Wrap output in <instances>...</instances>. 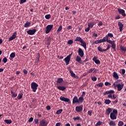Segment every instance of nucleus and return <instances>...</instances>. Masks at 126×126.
Masks as SVG:
<instances>
[{
    "label": "nucleus",
    "instance_id": "obj_1",
    "mask_svg": "<svg viewBox=\"0 0 126 126\" xmlns=\"http://www.w3.org/2000/svg\"><path fill=\"white\" fill-rule=\"evenodd\" d=\"M105 42H107V43H109V44H111L112 45V49H113L114 50V51H115L116 45L114 40H109V39H101L94 41V44H98L101 43H103Z\"/></svg>",
    "mask_w": 126,
    "mask_h": 126
},
{
    "label": "nucleus",
    "instance_id": "obj_2",
    "mask_svg": "<svg viewBox=\"0 0 126 126\" xmlns=\"http://www.w3.org/2000/svg\"><path fill=\"white\" fill-rule=\"evenodd\" d=\"M118 114V110L117 109H114L113 112L109 114V118H111V120H117V115Z\"/></svg>",
    "mask_w": 126,
    "mask_h": 126
},
{
    "label": "nucleus",
    "instance_id": "obj_3",
    "mask_svg": "<svg viewBox=\"0 0 126 126\" xmlns=\"http://www.w3.org/2000/svg\"><path fill=\"white\" fill-rule=\"evenodd\" d=\"M114 94V91L109 90L104 92L103 93V96H106V95H108V98H112L113 97V95L112 94Z\"/></svg>",
    "mask_w": 126,
    "mask_h": 126
},
{
    "label": "nucleus",
    "instance_id": "obj_4",
    "mask_svg": "<svg viewBox=\"0 0 126 126\" xmlns=\"http://www.w3.org/2000/svg\"><path fill=\"white\" fill-rule=\"evenodd\" d=\"M37 87H38V85L36 83H31V89H32V92H36Z\"/></svg>",
    "mask_w": 126,
    "mask_h": 126
},
{
    "label": "nucleus",
    "instance_id": "obj_5",
    "mask_svg": "<svg viewBox=\"0 0 126 126\" xmlns=\"http://www.w3.org/2000/svg\"><path fill=\"white\" fill-rule=\"evenodd\" d=\"M112 48V45H107V48H106L105 49H103L101 48V47L98 46V47H97V50L99 52H106L108 49H109V48Z\"/></svg>",
    "mask_w": 126,
    "mask_h": 126
},
{
    "label": "nucleus",
    "instance_id": "obj_6",
    "mask_svg": "<svg viewBox=\"0 0 126 126\" xmlns=\"http://www.w3.org/2000/svg\"><path fill=\"white\" fill-rule=\"evenodd\" d=\"M79 43H80V46L83 47V48H84V49L86 50V43L82 39V38L79 37Z\"/></svg>",
    "mask_w": 126,
    "mask_h": 126
},
{
    "label": "nucleus",
    "instance_id": "obj_7",
    "mask_svg": "<svg viewBox=\"0 0 126 126\" xmlns=\"http://www.w3.org/2000/svg\"><path fill=\"white\" fill-rule=\"evenodd\" d=\"M118 12L119 13V14L122 15L123 17H125L126 16V14L125 13V10L122 8H118Z\"/></svg>",
    "mask_w": 126,
    "mask_h": 126
},
{
    "label": "nucleus",
    "instance_id": "obj_8",
    "mask_svg": "<svg viewBox=\"0 0 126 126\" xmlns=\"http://www.w3.org/2000/svg\"><path fill=\"white\" fill-rule=\"evenodd\" d=\"M72 54H69V55L67 56L66 58H65V59L63 60L64 61H65V63H66V65H68L69 63V60L70 59H71V56Z\"/></svg>",
    "mask_w": 126,
    "mask_h": 126
},
{
    "label": "nucleus",
    "instance_id": "obj_9",
    "mask_svg": "<svg viewBox=\"0 0 126 126\" xmlns=\"http://www.w3.org/2000/svg\"><path fill=\"white\" fill-rule=\"evenodd\" d=\"M114 88H117L118 91H122V90H123V88H124V84H117V86H114Z\"/></svg>",
    "mask_w": 126,
    "mask_h": 126
},
{
    "label": "nucleus",
    "instance_id": "obj_10",
    "mask_svg": "<svg viewBox=\"0 0 126 126\" xmlns=\"http://www.w3.org/2000/svg\"><path fill=\"white\" fill-rule=\"evenodd\" d=\"M53 29V25H48L47 26L46 30H45V34L49 33V32L51 31V29Z\"/></svg>",
    "mask_w": 126,
    "mask_h": 126
},
{
    "label": "nucleus",
    "instance_id": "obj_11",
    "mask_svg": "<svg viewBox=\"0 0 126 126\" xmlns=\"http://www.w3.org/2000/svg\"><path fill=\"white\" fill-rule=\"evenodd\" d=\"M47 125L48 123L47 122V121H45L44 119L40 120V122H39V126H47Z\"/></svg>",
    "mask_w": 126,
    "mask_h": 126
},
{
    "label": "nucleus",
    "instance_id": "obj_12",
    "mask_svg": "<svg viewBox=\"0 0 126 126\" xmlns=\"http://www.w3.org/2000/svg\"><path fill=\"white\" fill-rule=\"evenodd\" d=\"M85 96V92H83L82 94V95L79 97V104L82 103L83 101H84V98L83 97H84Z\"/></svg>",
    "mask_w": 126,
    "mask_h": 126
},
{
    "label": "nucleus",
    "instance_id": "obj_13",
    "mask_svg": "<svg viewBox=\"0 0 126 126\" xmlns=\"http://www.w3.org/2000/svg\"><path fill=\"white\" fill-rule=\"evenodd\" d=\"M36 29H33V30H29L28 32H26L27 33H28V34L30 35H32L34 34V33H36Z\"/></svg>",
    "mask_w": 126,
    "mask_h": 126
},
{
    "label": "nucleus",
    "instance_id": "obj_14",
    "mask_svg": "<svg viewBox=\"0 0 126 126\" xmlns=\"http://www.w3.org/2000/svg\"><path fill=\"white\" fill-rule=\"evenodd\" d=\"M16 38V32H13V34L12 36L8 39V42H10V41H12Z\"/></svg>",
    "mask_w": 126,
    "mask_h": 126
},
{
    "label": "nucleus",
    "instance_id": "obj_15",
    "mask_svg": "<svg viewBox=\"0 0 126 126\" xmlns=\"http://www.w3.org/2000/svg\"><path fill=\"white\" fill-rule=\"evenodd\" d=\"M40 55H39V53H37L36 55V59L34 60V64L37 65L38 64V63L39 62V58Z\"/></svg>",
    "mask_w": 126,
    "mask_h": 126
},
{
    "label": "nucleus",
    "instance_id": "obj_16",
    "mask_svg": "<svg viewBox=\"0 0 126 126\" xmlns=\"http://www.w3.org/2000/svg\"><path fill=\"white\" fill-rule=\"evenodd\" d=\"M93 61L96 64H101V62L99 60L97 59V57L95 56L93 58Z\"/></svg>",
    "mask_w": 126,
    "mask_h": 126
},
{
    "label": "nucleus",
    "instance_id": "obj_17",
    "mask_svg": "<svg viewBox=\"0 0 126 126\" xmlns=\"http://www.w3.org/2000/svg\"><path fill=\"white\" fill-rule=\"evenodd\" d=\"M110 38H113V33H108L106 35V36L103 37L104 39H109Z\"/></svg>",
    "mask_w": 126,
    "mask_h": 126
},
{
    "label": "nucleus",
    "instance_id": "obj_18",
    "mask_svg": "<svg viewBox=\"0 0 126 126\" xmlns=\"http://www.w3.org/2000/svg\"><path fill=\"white\" fill-rule=\"evenodd\" d=\"M67 70H68V71L69 72V74H71V76L72 77H74V78H78V77H77V76H75V74H74L73 73V71L71 70V69H69V68H67Z\"/></svg>",
    "mask_w": 126,
    "mask_h": 126
},
{
    "label": "nucleus",
    "instance_id": "obj_19",
    "mask_svg": "<svg viewBox=\"0 0 126 126\" xmlns=\"http://www.w3.org/2000/svg\"><path fill=\"white\" fill-rule=\"evenodd\" d=\"M60 100L63 102H69V98L61 96H60Z\"/></svg>",
    "mask_w": 126,
    "mask_h": 126
},
{
    "label": "nucleus",
    "instance_id": "obj_20",
    "mask_svg": "<svg viewBox=\"0 0 126 126\" xmlns=\"http://www.w3.org/2000/svg\"><path fill=\"white\" fill-rule=\"evenodd\" d=\"M118 26L119 27V31L122 32L123 31V28H124V25H123L122 22H118Z\"/></svg>",
    "mask_w": 126,
    "mask_h": 126
},
{
    "label": "nucleus",
    "instance_id": "obj_21",
    "mask_svg": "<svg viewBox=\"0 0 126 126\" xmlns=\"http://www.w3.org/2000/svg\"><path fill=\"white\" fill-rule=\"evenodd\" d=\"M51 42V39L50 37H48L45 39V44L48 46L50 45V42Z\"/></svg>",
    "mask_w": 126,
    "mask_h": 126
},
{
    "label": "nucleus",
    "instance_id": "obj_22",
    "mask_svg": "<svg viewBox=\"0 0 126 126\" xmlns=\"http://www.w3.org/2000/svg\"><path fill=\"white\" fill-rule=\"evenodd\" d=\"M10 94H12V98H15L16 96L19 95V94L14 93L13 90H10Z\"/></svg>",
    "mask_w": 126,
    "mask_h": 126
},
{
    "label": "nucleus",
    "instance_id": "obj_23",
    "mask_svg": "<svg viewBox=\"0 0 126 126\" xmlns=\"http://www.w3.org/2000/svg\"><path fill=\"white\" fill-rule=\"evenodd\" d=\"M112 112H113V111H112V108H108L106 110V115H107V116L109 115V114H110V113H112Z\"/></svg>",
    "mask_w": 126,
    "mask_h": 126
},
{
    "label": "nucleus",
    "instance_id": "obj_24",
    "mask_svg": "<svg viewBox=\"0 0 126 126\" xmlns=\"http://www.w3.org/2000/svg\"><path fill=\"white\" fill-rule=\"evenodd\" d=\"M84 56V51L82 49L79 48V57L83 58Z\"/></svg>",
    "mask_w": 126,
    "mask_h": 126
},
{
    "label": "nucleus",
    "instance_id": "obj_25",
    "mask_svg": "<svg viewBox=\"0 0 126 126\" xmlns=\"http://www.w3.org/2000/svg\"><path fill=\"white\" fill-rule=\"evenodd\" d=\"M79 102V100H78V98L77 97V96H75L73 97V101H72V103H73V104H75L76 103H78Z\"/></svg>",
    "mask_w": 126,
    "mask_h": 126
},
{
    "label": "nucleus",
    "instance_id": "obj_26",
    "mask_svg": "<svg viewBox=\"0 0 126 126\" xmlns=\"http://www.w3.org/2000/svg\"><path fill=\"white\" fill-rule=\"evenodd\" d=\"M94 25H95V23L92 22L88 24V28H93Z\"/></svg>",
    "mask_w": 126,
    "mask_h": 126
},
{
    "label": "nucleus",
    "instance_id": "obj_27",
    "mask_svg": "<svg viewBox=\"0 0 126 126\" xmlns=\"http://www.w3.org/2000/svg\"><path fill=\"white\" fill-rule=\"evenodd\" d=\"M63 82V79L61 78H58V80H56V83L61 84Z\"/></svg>",
    "mask_w": 126,
    "mask_h": 126
},
{
    "label": "nucleus",
    "instance_id": "obj_28",
    "mask_svg": "<svg viewBox=\"0 0 126 126\" xmlns=\"http://www.w3.org/2000/svg\"><path fill=\"white\" fill-rule=\"evenodd\" d=\"M58 90H60L61 91H63L64 90H66V87L63 86H58Z\"/></svg>",
    "mask_w": 126,
    "mask_h": 126
},
{
    "label": "nucleus",
    "instance_id": "obj_29",
    "mask_svg": "<svg viewBox=\"0 0 126 126\" xmlns=\"http://www.w3.org/2000/svg\"><path fill=\"white\" fill-rule=\"evenodd\" d=\"M113 77L117 80L119 79V76L118 75V74L116 72H113Z\"/></svg>",
    "mask_w": 126,
    "mask_h": 126
},
{
    "label": "nucleus",
    "instance_id": "obj_30",
    "mask_svg": "<svg viewBox=\"0 0 126 126\" xmlns=\"http://www.w3.org/2000/svg\"><path fill=\"white\" fill-rule=\"evenodd\" d=\"M30 25H31V23H30V22L27 21L25 23V25H24V28H27L30 27Z\"/></svg>",
    "mask_w": 126,
    "mask_h": 126
},
{
    "label": "nucleus",
    "instance_id": "obj_31",
    "mask_svg": "<svg viewBox=\"0 0 126 126\" xmlns=\"http://www.w3.org/2000/svg\"><path fill=\"white\" fill-rule=\"evenodd\" d=\"M120 50H122V52L125 54V52H126V48L123 46H120Z\"/></svg>",
    "mask_w": 126,
    "mask_h": 126
},
{
    "label": "nucleus",
    "instance_id": "obj_32",
    "mask_svg": "<svg viewBox=\"0 0 126 126\" xmlns=\"http://www.w3.org/2000/svg\"><path fill=\"white\" fill-rule=\"evenodd\" d=\"M62 30V26H60L59 27L58 30H56V33L59 34L60 32Z\"/></svg>",
    "mask_w": 126,
    "mask_h": 126
},
{
    "label": "nucleus",
    "instance_id": "obj_33",
    "mask_svg": "<svg viewBox=\"0 0 126 126\" xmlns=\"http://www.w3.org/2000/svg\"><path fill=\"white\" fill-rule=\"evenodd\" d=\"M111 102V101H110L109 99H104V104H106V105H109Z\"/></svg>",
    "mask_w": 126,
    "mask_h": 126
},
{
    "label": "nucleus",
    "instance_id": "obj_34",
    "mask_svg": "<svg viewBox=\"0 0 126 126\" xmlns=\"http://www.w3.org/2000/svg\"><path fill=\"white\" fill-rule=\"evenodd\" d=\"M4 123L8 125H10V124H11V120L5 119L4 120Z\"/></svg>",
    "mask_w": 126,
    "mask_h": 126
},
{
    "label": "nucleus",
    "instance_id": "obj_35",
    "mask_svg": "<svg viewBox=\"0 0 126 126\" xmlns=\"http://www.w3.org/2000/svg\"><path fill=\"white\" fill-rule=\"evenodd\" d=\"M9 57H10V58L14 59V58H15V53L13 52L12 53H10Z\"/></svg>",
    "mask_w": 126,
    "mask_h": 126
},
{
    "label": "nucleus",
    "instance_id": "obj_36",
    "mask_svg": "<svg viewBox=\"0 0 126 126\" xmlns=\"http://www.w3.org/2000/svg\"><path fill=\"white\" fill-rule=\"evenodd\" d=\"M17 96L18 100H20L22 98V94H19V95H18Z\"/></svg>",
    "mask_w": 126,
    "mask_h": 126
},
{
    "label": "nucleus",
    "instance_id": "obj_37",
    "mask_svg": "<svg viewBox=\"0 0 126 126\" xmlns=\"http://www.w3.org/2000/svg\"><path fill=\"white\" fill-rule=\"evenodd\" d=\"M109 126H115V122L114 121L109 122Z\"/></svg>",
    "mask_w": 126,
    "mask_h": 126
},
{
    "label": "nucleus",
    "instance_id": "obj_38",
    "mask_svg": "<svg viewBox=\"0 0 126 126\" xmlns=\"http://www.w3.org/2000/svg\"><path fill=\"white\" fill-rule=\"evenodd\" d=\"M72 44H73V40H68V41H67V44L72 45Z\"/></svg>",
    "mask_w": 126,
    "mask_h": 126
},
{
    "label": "nucleus",
    "instance_id": "obj_39",
    "mask_svg": "<svg viewBox=\"0 0 126 126\" xmlns=\"http://www.w3.org/2000/svg\"><path fill=\"white\" fill-rule=\"evenodd\" d=\"M61 113H62V109H59L56 111V115H60Z\"/></svg>",
    "mask_w": 126,
    "mask_h": 126
},
{
    "label": "nucleus",
    "instance_id": "obj_40",
    "mask_svg": "<svg viewBox=\"0 0 126 126\" xmlns=\"http://www.w3.org/2000/svg\"><path fill=\"white\" fill-rule=\"evenodd\" d=\"M94 71H95V68H90V69L88 70V73H91Z\"/></svg>",
    "mask_w": 126,
    "mask_h": 126
},
{
    "label": "nucleus",
    "instance_id": "obj_41",
    "mask_svg": "<svg viewBox=\"0 0 126 126\" xmlns=\"http://www.w3.org/2000/svg\"><path fill=\"white\" fill-rule=\"evenodd\" d=\"M124 126V122L123 121H119V123H118V126Z\"/></svg>",
    "mask_w": 126,
    "mask_h": 126
},
{
    "label": "nucleus",
    "instance_id": "obj_42",
    "mask_svg": "<svg viewBox=\"0 0 126 126\" xmlns=\"http://www.w3.org/2000/svg\"><path fill=\"white\" fill-rule=\"evenodd\" d=\"M0 60H2V58L0 59ZM2 61L3 63H7V58L4 57V58H3L2 60H1V61Z\"/></svg>",
    "mask_w": 126,
    "mask_h": 126
},
{
    "label": "nucleus",
    "instance_id": "obj_43",
    "mask_svg": "<svg viewBox=\"0 0 126 126\" xmlns=\"http://www.w3.org/2000/svg\"><path fill=\"white\" fill-rule=\"evenodd\" d=\"M96 86H97L98 87H102L103 86V84L102 83H100L97 84H96Z\"/></svg>",
    "mask_w": 126,
    "mask_h": 126
},
{
    "label": "nucleus",
    "instance_id": "obj_44",
    "mask_svg": "<svg viewBox=\"0 0 126 126\" xmlns=\"http://www.w3.org/2000/svg\"><path fill=\"white\" fill-rule=\"evenodd\" d=\"M50 17H51L50 14L45 15V19H47V20L50 19Z\"/></svg>",
    "mask_w": 126,
    "mask_h": 126
},
{
    "label": "nucleus",
    "instance_id": "obj_45",
    "mask_svg": "<svg viewBox=\"0 0 126 126\" xmlns=\"http://www.w3.org/2000/svg\"><path fill=\"white\" fill-rule=\"evenodd\" d=\"M102 124V123L100 121L97 122V123H96V125H95V126H100Z\"/></svg>",
    "mask_w": 126,
    "mask_h": 126
},
{
    "label": "nucleus",
    "instance_id": "obj_46",
    "mask_svg": "<svg viewBox=\"0 0 126 126\" xmlns=\"http://www.w3.org/2000/svg\"><path fill=\"white\" fill-rule=\"evenodd\" d=\"M78 41H79V37H77L76 39H74V43H77Z\"/></svg>",
    "mask_w": 126,
    "mask_h": 126
},
{
    "label": "nucleus",
    "instance_id": "obj_47",
    "mask_svg": "<svg viewBox=\"0 0 126 126\" xmlns=\"http://www.w3.org/2000/svg\"><path fill=\"white\" fill-rule=\"evenodd\" d=\"M104 86H110V83L108 82H104Z\"/></svg>",
    "mask_w": 126,
    "mask_h": 126
},
{
    "label": "nucleus",
    "instance_id": "obj_48",
    "mask_svg": "<svg viewBox=\"0 0 126 126\" xmlns=\"http://www.w3.org/2000/svg\"><path fill=\"white\" fill-rule=\"evenodd\" d=\"M73 121H79V117H73Z\"/></svg>",
    "mask_w": 126,
    "mask_h": 126
},
{
    "label": "nucleus",
    "instance_id": "obj_49",
    "mask_svg": "<svg viewBox=\"0 0 126 126\" xmlns=\"http://www.w3.org/2000/svg\"><path fill=\"white\" fill-rule=\"evenodd\" d=\"M33 121H34V119L33 120V118H30V119H29V123H32Z\"/></svg>",
    "mask_w": 126,
    "mask_h": 126
},
{
    "label": "nucleus",
    "instance_id": "obj_50",
    "mask_svg": "<svg viewBox=\"0 0 126 126\" xmlns=\"http://www.w3.org/2000/svg\"><path fill=\"white\" fill-rule=\"evenodd\" d=\"M97 80V78H96V77H92V80L94 82L96 81V80Z\"/></svg>",
    "mask_w": 126,
    "mask_h": 126
},
{
    "label": "nucleus",
    "instance_id": "obj_51",
    "mask_svg": "<svg viewBox=\"0 0 126 126\" xmlns=\"http://www.w3.org/2000/svg\"><path fill=\"white\" fill-rule=\"evenodd\" d=\"M93 28H87V29H85V32H89V31H90V29Z\"/></svg>",
    "mask_w": 126,
    "mask_h": 126
},
{
    "label": "nucleus",
    "instance_id": "obj_52",
    "mask_svg": "<svg viewBox=\"0 0 126 126\" xmlns=\"http://www.w3.org/2000/svg\"><path fill=\"white\" fill-rule=\"evenodd\" d=\"M26 2V0H20V4H22Z\"/></svg>",
    "mask_w": 126,
    "mask_h": 126
},
{
    "label": "nucleus",
    "instance_id": "obj_53",
    "mask_svg": "<svg viewBox=\"0 0 126 126\" xmlns=\"http://www.w3.org/2000/svg\"><path fill=\"white\" fill-rule=\"evenodd\" d=\"M45 109H47V110L49 111L50 110L51 108L50 107V106L48 105L46 107H45Z\"/></svg>",
    "mask_w": 126,
    "mask_h": 126
},
{
    "label": "nucleus",
    "instance_id": "obj_54",
    "mask_svg": "<svg viewBox=\"0 0 126 126\" xmlns=\"http://www.w3.org/2000/svg\"><path fill=\"white\" fill-rule=\"evenodd\" d=\"M33 121L34 122V124H37L38 122H39V120H38V119H34V120Z\"/></svg>",
    "mask_w": 126,
    "mask_h": 126
},
{
    "label": "nucleus",
    "instance_id": "obj_55",
    "mask_svg": "<svg viewBox=\"0 0 126 126\" xmlns=\"http://www.w3.org/2000/svg\"><path fill=\"white\" fill-rule=\"evenodd\" d=\"M72 30V26H68L67 27V30Z\"/></svg>",
    "mask_w": 126,
    "mask_h": 126
},
{
    "label": "nucleus",
    "instance_id": "obj_56",
    "mask_svg": "<svg viewBox=\"0 0 126 126\" xmlns=\"http://www.w3.org/2000/svg\"><path fill=\"white\" fill-rule=\"evenodd\" d=\"M23 73H24V74L27 75V70H26V69H24L23 70Z\"/></svg>",
    "mask_w": 126,
    "mask_h": 126
},
{
    "label": "nucleus",
    "instance_id": "obj_57",
    "mask_svg": "<svg viewBox=\"0 0 126 126\" xmlns=\"http://www.w3.org/2000/svg\"><path fill=\"white\" fill-rule=\"evenodd\" d=\"M82 110H83V105L79 106V112L82 111Z\"/></svg>",
    "mask_w": 126,
    "mask_h": 126
},
{
    "label": "nucleus",
    "instance_id": "obj_58",
    "mask_svg": "<svg viewBox=\"0 0 126 126\" xmlns=\"http://www.w3.org/2000/svg\"><path fill=\"white\" fill-rule=\"evenodd\" d=\"M76 61L78 62L79 63V56H77L76 58Z\"/></svg>",
    "mask_w": 126,
    "mask_h": 126
},
{
    "label": "nucleus",
    "instance_id": "obj_59",
    "mask_svg": "<svg viewBox=\"0 0 126 126\" xmlns=\"http://www.w3.org/2000/svg\"><path fill=\"white\" fill-rule=\"evenodd\" d=\"M102 25H103V23H102V22H98V24L97 25L98 27H101L102 26Z\"/></svg>",
    "mask_w": 126,
    "mask_h": 126
},
{
    "label": "nucleus",
    "instance_id": "obj_60",
    "mask_svg": "<svg viewBox=\"0 0 126 126\" xmlns=\"http://www.w3.org/2000/svg\"><path fill=\"white\" fill-rule=\"evenodd\" d=\"M115 19H116V20L120 19V15H118V16H117V17H115Z\"/></svg>",
    "mask_w": 126,
    "mask_h": 126
},
{
    "label": "nucleus",
    "instance_id": "obj_61",
    "mask_svg": "<svg viewBox=\"0 0 126 126\" xmlns=\"http://www.w3.org/2000/svg\"><path fill=\"white\" fill-rule=\"evenodd\" d=\"M76 111L79 112V106L76 107Z\"/></svg>",
    "mask_w": 126,
    "mask_h": 126
},
{
    "label": "nucleus",
    "instance_id": "obj_62",
    "mask_svg": "<svg viewBox=\"0 0 126 126\" xmlns=\"http://www.w3.org/2000/svg\"><path fill=\"white\" fill-rule=\"evenodd\" d=\"M61 126V123H57L55 125V126Z\"/></svg>",
    "mask_w": 126,
    "mask_h": 126
},
{
    "label": "nucleus",
    "instance_id": "obj_63",
    "mask_svg": "<svg viewBox=\"0 0 126 126\" xmlns=\"http://www.w3.org/2000/svg\"><path fill=\"white\" fill-rule=\"evenodd\" d=\"M125 74V69H122V74Z\"/></svg>",
    "mask_w": 126,
    "mask_h": 126
},
{
    "label": "nucleus",
    "instance_id": "obj_64",
    "mask_svg": "<svg viewBox=\"0 0 126 126\" xmlns=\"http://www.w3.org/2000/svg\"><path fill=\"white\" fill-rule=\"evenodd\" d=\"M88 115L91 116V111H88Z\"/></svg>",
    "mask_w": 126,
    "mask_h": 126
}]
</instances>
